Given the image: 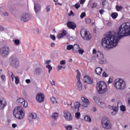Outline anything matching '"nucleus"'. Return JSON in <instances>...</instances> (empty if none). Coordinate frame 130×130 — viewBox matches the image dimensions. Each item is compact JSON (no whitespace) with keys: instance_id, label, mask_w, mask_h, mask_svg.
Here are the masks:
<instances>
[{"instance_id":"nucleus-1","label":"nucleus","mask_w":130,"mask_h":130,"mask_svg":"<svg viewBox=\"0 0 130 130\" xmlns=\"http://www.w3.org/2000/svg\"><path fill=\"white\" fill-rule=\"evenodd\" d=\"M130 35V23L126 22L121 25L117 34L114 31H109L102 39V45L104 48H114L117 45L120 39Z\"/></svg>"},{"instance_id":"nucleus-19","label":"nucleus","mask_w":130,"mask_h":130,"mask_svg":"<svg viewBox=\"0 0 130 130\" xmlns=\"http://www.w3.org/2000/svg\"><path fill=\"white\" fill-rule=\"evenodd\" d=\"M83 80L84 83H87L89 84H93V80L91 79L89 76H85Z\"/></svg>"},{"instance_id":"nucleus-35","label":"nucleus","mask_w":130,"mask_h":130,"mask_svg":"<svg viewBox=\"0 0 130 130\" xmlns=\"http://www.w3.org/2000/svg\"><path fill=\"white\" fill-rule=\"evenodd\" d=\"M93 99L95 102V103H96L97 105H99V104H100V103L101 102V101H100L98 99V98L97 97H93Z\"/></svg>"},{"instance_id":"nucleus-62","label":"nucleus","mask_w":130,"mask_h":130,"mask_svg":"<svg viewBox=\"0 0 130 130\" xmlns=\"http://www.w3.org/2000/svg\"><path fill=\"white\" fill-rule=\"evenodd\" d=\"M62 37H63V36L62 35H61V34H60L58 35V38L59 39L62 38Z\"/></svg>"},{"instance_id":"nucleus-12","label":"nucleus","mask_w":130,"mask_h":130,"mask_svg":"<svg viewBox=\"0 0 130 130\" xmlns=\"http://www.w3.org/2000/svg\"><path fill=\"white\" fill-rule=\"evenodd\" d=\"M20 20L22 22H28V21L31 20V15L29 14V13H23L21 15Z\"/></svg>"},{"instance_id":"nucleus-44","label":"nucleus","mask_w":130,"mask_h":130,"mask_svg":"<svg viewBox=\"0 0 130 130\" xmlns=\"http://www.w3.org/2000/svg\"><path fill=\"white\" fill-rule=\"evenodd\" d=\"M78 52L79 53V54H83V53H84V52H85V51H84V50H83V49L79 48Z\"/></svg>"},{"instance_id":"nucleus-37","label":"nucleus","mask_w":130,"mask_h":130,"mask_svg":"<svg viewBox=\"0 0 130 130\" xmlns=\"http://www.w3.org/2000/svg\"><path fill=\"white\" fill-rule=\"evenodd\" d=\"M69 43H67V50H71V49H73V46L72 45H68Z\"/></svg>"},{"instance_id":"nucleus-23","label":"nucleus","mask_w":130,"mask_h":130,"mask_svg":"<svg viewBox=\"0 0 130 130\" xmlns=\"http://www.w3.org/2000/svg\"><path fill=\"white\" fill-rule=\"evenodd\" d=\"M42 69H41V68H37L35 69V71H34V74L35 75H41V74L42 73Z\"/></svg>"},{"instance_id":"nucleus-46","label":"nucleus","mask_w":130,"mask_h":130,"mask_svg":"<svg viewBox=\"0 0 130 130\" xmlns=\"http://www.w3.org/2000/svg\"><path fill=\"white\" fill-rule=\"evenodd\" d=\"M84 17H86V13L85 12L82 13L80 15L81 19H83V18H84Z\"/></svg>"},{"instance_id":"nucleus-47","label":"nucleus","mask_w":130,"mask_h":130,"mask_svg":"<svg viewBox=\"0 0 130 130\" xmlns=\"http://www.w3.org/2000/svg\"><path fill=\"white\" fill-rule=\"evenodd\" d=\"M46 12H47V13H48L49 12H50V6H48L46 7Z\"/></svg>"},{"instance_id":"nucleus-38","label":"nucleus","mask_w":130,"mask_h":130,"mask_svg":"<svg viewBox=\"0 0 130 130\" xmlns=\"http://www.w3.org/2000/svg\"><path fill=\"white\" fill-rule=\"evenodd\" d=\"M116 10L117 11H121V10H122V9H123V7L121 6H118L117 5L116 7Z\"/></svg>"},{"instance_id":"nucleus-17","label":"nucleus","mask_w":130,"mask_h":130,"mask_svg":"<svg viewBox=\"0 0 130 130\" xmlns=\"http://www.w3.org/2000/svg\"><path fill=\"white\" fill-rule=\"evenodd\" d=\"M7 105V101L5 99H2L0 100V110H3L6 106Z\"/></svg>"},{"instance_id":"nucleus-58","label":"nucleus","mask_w":130,"mask_h":130,"mask_svg":"<svg viewBox=\"0 0 130 130\" xmlns=\"http://www.w3.org/2000/svg\"><path fill=\"white\" fill-rule=\"evenodd\" d=\"M0 31H5V27L3 25H0Z\"/></svg>"},{"instance_id":"nucleus-5","label":"nucleus","mask_w":130,"mask_h":130,"mask_svg":"<svg viewBox=\"0 0 130 130\" xmlns=\"http://www.w3.org/2000/svg\"><path fill=\"white\" fill-rule=\"evenodd\" d=\"M102 126L105 129H110L112 127L111 122L109 120V119L107 117H103L101 119Z\"/></svg>"},{"instance_id":"nucleus-59","label":"nucleus","mask_w":130,"mask_h":130,"mask_svg":"<svg viewBox=\"0 0 130 130\" xmlns=\"http://www.w3.org/2000/svg\"><path fill=\"white\" fill-rule=\"evenodd\" d=\"M103 77H108V74H106V72H104L103 73Z\"/></svg>"},{"instance_id":"nucleus-63","label":"nucleus","mask_w":130,"mask_h":130,"mask_svg":"<svg viewBox=\"0 0 130 130\" xmlns=\"http://www.w3.org/2000/svg\"><path fill=\"white\" fill-rule=\"evenodd\" d=\"M72 102H69L68 103V106H71V108H72Z\"/></svg>"},{"instance_id":"nucleus-40","label":"nucleus","mask_w":130,"mask_h":130,"mask_svg":"<svg viewBox=\"0 0 130 130\" xmlns=\"http://www.w3.org/2000/svg\"><path fill=\"white\" fill-rule=\"evenodd\" d=\"M120 111H125V110H126V109H125V106H122L121 105V106H120Z\"/></svg>"},{"instance_id":"nucleus-39","label":"nucleus","mask_w":130,"mask_h":130,"mask_svg":"<svg viewBox=\"0 0 130 130\" xmlns=\"http://www.w3.org/2000/svg\"><path fill=\"white\" fill-rule=\"evenodd\" d=\"M15 84L16 85H18V84H19V83H20V81H19V77L15 76Z\"/></svg>"},{"instance_id":"nucleus-18","label":"nucleus","mask_w":130,"mask_h":130,"mask_svg":"<svg viewBox=\"0 0 130 130\" xmlns=\"http://www.w3.org/2000/svg\"><path fill=\"white\" fill-rule=\"evenodd\" d=\"M34 10L36 14L40 13V11H41V5L38 3L35 4L34 5Z\"/></svg>"},{"instance_id":"nucleus-36","label":"nucleus","mask_w":130,"mask_h":130,"mask_svg":"<svg viewBox=\"0 0 130 130\" xmlns=\"http://www.w3.org/2000/svg\"><path fill=\"white\" fill-rule=\"evenodd\" d=\"M81 117V113L79 112H77L75 113V117L77 119H79L80 117Z\"/></svg>"},{"instance_id":"nucleus-42","label":"nucleus","mask_w":130,"mask_h":130,"mask_svg":"<svg viewBox=\"0 0 130 130\" xmlns=\"http://www.w3.org/2000/svg\"><path fill=\"white\" fill-rule=\"evenodd\" d=\"M74 7L76 10H78V9L80 8V7H81V5L79 3H76L74 5Z\"/></svg>"},{"instance_id":"nucleus-28","label":"nucleus","mask_w":130,"mask_h":130,"mask_svg":"<svg viewBox=\"0 0 130 130\" xmlns=\"http://www.w3.org/2000/svg\"><path fill=\"white\" fill-rule=\"evenodd\" d=\"M84 120H85V121H87V122H91V119L90 116H89L88 115H86L84 117Z\"/></svg>"},{"instance_id":"nucleus-8","label":"nucleus","mask_w":130,"mask_h":130,"mask_svg":"<svg viewBox=\"0 0 130 130\" xmlns=\"http://www.w3.org/2000/svg\"><path fill=\"white\" fill-rule=\"evenodd\" d=\"M63 117L67 121H72L73 120V115L68 110H64L63 112Z\"/></svg>"},{"instance_id":"nucleus-26","label":"nucleus","mask_w":130,"mask_h":130,"mask_svg":"<svg viewBox=\"0 0 130 130\" xmlns=\"http://www.w3.org/2000/svg\"><path fill=\"white\" fill-rule=\"evenodd\" d=\"M99 105L100 106V107H101V108H106V104H105V103L101 101L100 104H99Z\"/></svg>"},{"instance_id":"nucleus-6","label":"nucleus","mask_w":130,"mask_h":130,"mask_svg":"<svg viewBox=\"0 0 130 130\" xmlns=\"http://www.w3.org/2000/svg\"><path fill=\"white\" fill-rule=\"evenodd\" d=\"M10 53V48L8 46L3 47L0 49V55L2 57H7Z\"/></svg>"},{"instance_id":"nucleus-61","label":"nucleus","mask_w":130,"mask_h":130,"mask_svg":"<svg viewBox=\"0 0 130 130\" xmlns=\"http://www.w3.org/2000/svg\"><path fill=\"white\" fill-rule=\"evenodd\" d=\"M69 40L70 41H74V40H75V38L71 37L69 38Z\"/></svg>"},{"instance_id":"nucleus-2","label":"nucleus","mask_w":130,"mask_h":130,"mask_svg":"<svg viewBox=\"0 0 130 130\" xmlns=\"http://www.w3.org/2000/svg\"><path fill=\"white\" fill-rule=\"evenodd\" d=\"M13 115L17 119H23L25 117V112L22 107L18 106L14 108Z\"/></svg>"},{"instance_id":"nucleus-30","label":"nucleus","mask_w":130,"mask_h":130,"mask_svg":"<svg viewBox=\"0 0 130 130\" xmlns=\"http://www.w3.org/2000/svg\"><path fill=\"white\" fill-rule=\"evenodd\" d=\"M90 103H81V106L83 107V108H87L89 105H90Z\"/></svg>"},{"instance_id":"nucleus-13","label":"nucleus","mask_w":130,"mask_h":130,"mask_svg":"<svg viewBox=\"0 0 130 130\" xmlns=\"http://www.w3.org/2000/svg\"><path fill=\"white\" fill-rule=\"evenodd\" d=\"M80 107H81V104L79 102H76L74 103V108L71 107V110L73 112H76V111H80Z\"/></svg>"},{"instance_id":"nucleus-10","label":"nucleus","mask_w":130,"mask_h":130,"mask_svg":"<svg viewBox=\"0 0 130 130\" xmlns=\"http://www.w3.org/2000/svg\"><path fill=\"white\" fill-rule=\"evenodd\" d=\"M96 57L99 60V61L100 64H104L105 63V59H104V56L103 54L100 52V51H98L96 52Z\"/></svg>"},{"instance_id":"nucleus-25","label":"nucleus","mask_w":130,"mask_h":130,"mask_svg":"<svg viewBox=\"0 0 130 130\" xmlns=\"http://www.w3.org/2000/svg\"><path fill=\"white\" fill-rule=\"evenodd\" d=\"M50 101L52 102V103H53V104H57V103H58L57 101H56V99L53 96H52L50 98Z\"/></svg>"},{"instance_id":"nucleus-33","label":"nucleus","mask_w":130,"mask_h":130,"mask_svg":"<svg viewBox=\"0 0 130 130\" xmlns=\"http://www.w3.org/2000/svg\"><path fill=\"white\" fill-rule=\"evenodd\" d=\"M46 69H48L49 74H50V72L52 71V67L50 64H47L46 66Z\"/></svg>"},{"instance_id":"nucleus-60","label":"nucleus","mask_w":130,"mask_h":130,"mask_svg":"<svg viewBox=\"0 0 130 130\" xmlns=\"http://www.w3.org/2000/svg\"><path fill=\"white\" fill-rule=\"evenodd\" d=\"M99 12L101 15H103V13H104V10L101 9L99 11Z\"/></svg>"},{"instance_id":"nucleus-15","label":"nucleus","mask_w":130,"mask_h":130,"mask_svg":"<svg viewBox=\"0 0 130 130\" xmlns=\"http://www.w3.org/2000/svg\"><path fill=\"white\" fill-rule=\"evenodd\" d=\"M67 26L69 29H72V30H75L77 28V24L73 21L67 22Z\"/></svg>"},{"instance_id":"nucleus-41","label":"nucleus","mask_w":130,"mask_h":130,"mask_svg":"<svg viewBox=\"0 0 130 130\" xmlns=\"http://www.w3.org/2000/svg\"><path fill=\"white\" fill-rule=\"evenodd\" d=\"M65 128L67 130H72L73 129V126L72 125L65 126Z\"/></svg>"},{"instance_id":"nucleus-21","label":"nucleus","mask_w":130,"mask_h":130,"mask_svg":"<svg viewBox=\"0 0 130 130\" xmlns=\"http://www.w3.org/2000/svg\"><path fill=\"white\" fill-rule=\"evenodd\" d=\"M77 86L78 90H79V91H82L83 89V84L81 82V80L78 79V80H77Z\"/></svg>"},{"instance_id":"nucleus-4","label":"nucleus","mask_w":130,"mask_h":130,"mask_svg":"<svg viewBox=\"0 0 130 130\" xmlns=\"http://www.w3.org/2000/svg\"><path fill=\"white\" fill-rule=\"evenodd\" d=\"M114 86L117 90H123L125 88V81L123 79H116L113 82Z\"/></svg>"},{"instance_id":"nucleus-57","label":"nucleus","mask_w":130,"mask_h":130,"mask_svg":"<svg viewBox=\"0 0 130 130\" xmlns=\"http://www.w3.org/2000/svg\"><path fill=\"white\" fill-rule=\"evenodd\" d=\"M60 64H62V65L66 64V60H62L60 61Z\"/></svg>"},{"instance_id":"nucleus-45","label":"nucleus","mask_w":130,"mask_h":130,"mask_svg":"<svg viewBox=\"0 0 130 130\" xmlns=\"http://www.w3.org/2000/svg\"><path fill=\"white\" fill-rule=\"evenodd\" d=\"M61 69H66V66L65 67H62V66L58 65L57 66V70L58 71H60Z\"/></svg>"},{"instance_id":"nucleus-43","label":"nucleus","mask_w":130,"mask_h":130,"mask_svg":"<svg viewBox=\"0 0 130 130\" xmlns=\"http://www.w3.org/2000/svg\"><path fill=\"white\" fill-rule=\"evenodd\" d=\"M13 42L16 44V45H19V44H20V41L18 39L13 40Z\"/></svg>"},{"instance_id":"nucleus-48","label":"nucleus","mask_w":130,"mask_h":130,"mask_svg":"<svg viewBox=\"0 0 130 130\" xmlns=\"http://www.w3.org/2000/svg\"><path fill=\"white\" fill-rule=\"evenodd\" d=\"M1 78L2 80H3V81H6V76H5V75H2L1 76Z\"/></svg>"},{"instance_id":"nucleus-11","label":"nucleus","mask_w":130,"mask_h":130,"mask_svg":"<svg viewBox=\"0 0 130 130\" xmlns=\"http://www.w3.org/2000/svg\"><path fill=\"white\" fill-rule=\"evenodd\" d=\"M45 99V96L42 92H39L36 95V100L37 102H39V103H42V102H44Z\"/></svg>"},{"instance_id":"nucleus-14","label":"nucleus","mask_w":130,"mask_h":130,"mask_svg":"<svg viewBox=\"0 0 130 130\" xmlns=\"http://www.w3.org/2000/svg\"><path fill=\"white\" fill-rule=\"evenodd\" d=\"M17 102L18 103L21 104V105H23L24 107H28V103L27 102L25 101V100L22 98H19L17 100Z\"/></svg>"},{"instance_id":"nucleus-32","label":"nucleus","mask_w":130,"mask_h":130,"mask_svg":"<svg viewBox=\"0 0 130 130\" xmlns=\"http://www.w3.org/2000/svg\"><path fill=\"white\" fill-rule=\"evenodd\" d=\"M52 117L53 118V119H57L58 118V113H54L52 115Z\"/></svg>"},{"instance_id":"nucleus-9","label":"nucleus","mask_w":130,"mask_h":130,"mask_svg":"<svg viewBox=\"0 0 130 130\" xmlns=\"http://www.w3.org/2000/svg\"><path fill=\"white\" fill-rule=\"evenodd\" d=\"M10 61L12 66L14 68H18L19 67V59L15 56H12L10 58Z\"/></svg>"},{"instance_id":"nucleus-56","label":"nucleus","mask_w":130,"mask_h":130,"mask_svg":"<svg viewBox=\"0 0 130 130\" xmlns=\"http://www.w3.org/2000/svg\"><path fill=\"white\" fill-rule=\"evenodd\" d=\"M96 7H97V3H93L92 4V7H91V8H92L93 9H94V8H96Z\"/></svg>"},{"instance_id":"nucleus-31","label":"nucleus","mask_w":130,"mask_h":130,"mask_svg":"<svg viewBox=\"0 0 130 130\" xmlns=\"http://www.w3.org/2000/svg\"><path fill=\"white\" fill-rule=\"evenodd\" d=\"M76 72L77 73V75L76 76V79L77 80H80L81 79V73H80V71L79 70H77Z\"/></svg>"},{"instance_id":"nucleus-29","label":"nucleus","mask_w":130,"mask_h":130,"mask_svg":"<svg viewBox=\"0 0 130 130\" xmlns=\"http://www.w3.org/2000/svg\"><path fill=\"white\" fill-rule=\"evenodd\" d=\"M34 33L36 35H38V34H40V30L38 28H35L34 29Z\"/></svg>"},{"instance_id":"nucleus-52","label":"nucleus","mask_w":130,"mask_h":130,"mask_svg":"<svg viewBox=\"0 0 130 130\" xmlns=\"http://www.w3.org/2000/svg\"><path fill=\"white\" fill-rule=\"evenodd\" d=\"M69 16L70 17H74V12H73V11H71L69 13Z\"/></svg>"},{"instance_id":"nucleus-49","label":"nucleus","mask_w":130,"mask_h":130,"mask_svg":"<svg viewBox=\"0 0 130 130\" xmlns=\"http://www.w3.org/2000/svg\"><path fill=\"white\" fill-rule=\"evenodd\" d=\"M85 22L86 24H90V23H91V19L88 18L86 19Z\"/></svg>"},{"instance_id":"nucleus-7","label":"nucleus","mask_w":130,"mask_h":130,"mask_svg":"<svg viewBox=\"0 0 130 130\" xmlns=\"http://www.w3.org/2000/svg\"><path fill=\"white\" fill-rule=\"evenodd\" d=\"M80 34L83 39H84V40L89 41L91 38V35H90V32H89V31H87L86 30H81Z\"/></svg>"},{"instance_id":"nucleus-16","label":"nucleus","mask_w":130,"mask_h":130,"mask_svg":"<svg viewBox=\"0 0 130 130\" xmlns=\"http://www.w3.org/2000/svg\"><path fill=\"white\" fill-rule=\"evenodd\" d=\"M37 118V114L35 113H29L28 117L29 121H33L35 119Z\"/></svg>"},{"instance_id":"nucleus-54","label":"nucleus","mask_w":130,"mask_h":130,"mask_svg":"<svg viewBox=\"0 0 130 130\" xmlns=\"http://www.w3.org/2000/svg\"><path fill=\"white\" fill-rule=\"evenodd\" d=\"M50 37L51 38V39H52V40H55V36L51 35Z\"/></svg>"},{"instance_id":"nucleus-50","label":"nucleus","mask_w":130,"mask_h":130,"mask_svg":"<svg viewBox=\"0 0 130 130\" xmlns=\"http://www.w3.org/2000/svg\"><path fill=\"white\" fill-rule=\"evenodd\" d=\"M36 22L37 24H41L42 21H41V19H40V18H38L37 19Z\"/></svg>"},{"instance_id":"nucleus-55","label":"nucleus","mask_w":130,"mask_h":130,"mask_svg":"<svg viewBox=\"0 0 130 130\" xmlns=\"http://www.w3.org/2000/svg\"><path fill=\"white\" fill-rule=\"evenodd\" d=\"M12 126L13 128H16V127H17V126H18V125L16 123H13L12 124Z\"/></svg>"},{"instance_id":"nucleus-3","label":"nucleus","mask_w":130,"mask_h":130,"mask_svg":"<svg viewBox=\"0 0 130 130\" xmlns=\"http://www.w3.org/2000/svg\"><path fill=\"white\" fill-rule=\"evenodd\" d=\"M96 89L99 94H105L107 91V85L104 81H100L97 83Z\"/></svg>"},{"instance_id":"nucleus-24","label":"nucleus","mask_w":130,"mask_h":130,"mask_svg":"<svg viewBox=\"0 0 130 130\" xmlns=\"http://www.w3.org/2000/svg\"><path fill=\"white\" fill-rule=\"evenodd\" d=\"M95 73L97 75H101V73H102V68L100 67H98L95 69Z\"/></svg>"},{"instance_id":"nucleus-34","label":"nucleus","mask_w":130,"mask_h":130,"mask_svg":"<svg viewBox=\"0 0 130 130\" xmlns=\"http://www.w3.org/2000/svg\"><path fill=\"white\" fill-rule=\"evenodd\" d=\"M117 16H118V14L116 12H114L111 14V17L113 19H116Z\"/></svg>"},{"instance_id":"nucleus-22","label":"nucleus","mask_w":130,"mask_h":130,"mask_svg":"<svg viewBox=\"0 0 130 130\" xmlns=\"http://www.w3.org/2000/svg\"><path fill=\"white\" fill-rule=\"evenodd\" d=\"M80 49V46L78 44H74L73 47V52L74 53H77L79 52V50Z\"/></svg>"},{"instance_id":"nucleus-64","label":"nucleus","mask_w":130,"mask_h":130,"mask_svg":"<svg viewBox=\"0 0 130 130\" xmlns=\"http://www.w3.org/2000/svg\"><path fill=\"white\" fill-rule=\"evenodd\" d=\"M108 82L109 84H111V83H112V79H111V78H109Z\"/></svg>"},{"instance_id":"nucleus-27","label":"nucleus","mask_w":130,"mask_h":130,"mask_svg":"<svg viewBox=\"0 0 130 130\" xmlns=\"http://www.w3.org/2000/svg\"><path fill=\"white\" fill-rule=\"evenodd\" d=\"M81 103H90L88 99L84 96H81Z\"/></svg>"},{"instance_id":"nucleus-53","label":"nucleus","mask_w":130,"mask_h":130,"mask_svg":"<svg viewBox=\"0 0 130 130\" xmlns=\"http://www.w3.org/2000/svg\"><path fill=\"white\" fill-rule=\"evenodd\" d=\"M61 34L62 36H63V37L66 36V35H67V31L63 30Z\"/></svg>"},{"instance_id":"nucleus-51","label":"nucleus","mask_w":130,"mask_h":130,"mask_svg":"<svg viewBox=\"0 0 130 130\" xmlns=\"http://www.w3.org/2000/svg\"><path fill=\"white\" fill-rule=\"evenodd\" d=\"M3 16H4V17H9V13L6 12H4Z\"/></svg>"},{"instance_id":"nucleus-20","label":"nucleus","mask_w":130,"mask_h":130,"mask_svg":"<svg viewBox=\"0 0 130 130\" xmlns=\"http://www.w3.org/2000/svg\"><path fill=\"white\" fill-rule=\"evenodd\" d=\"M109 108L113 110V111L111 112L112 115H115V114L117 113V110H118V107L110 106Z\"/></svg>"}]
</instances>
